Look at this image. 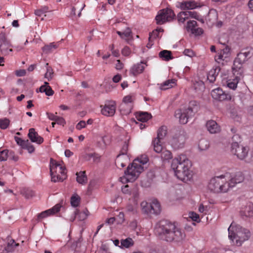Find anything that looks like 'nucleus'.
<instances>
[{
    "label": "nucleus",
    "mask_w": 253,
    "mask_h": 253,
    "mask_svg": "<svg viewBox=\"0 0 253 253\" xmlns=\"http://www.w3.org/2000/svg\"><path fill=\"white\" fill-rule=\"evenodd\" d=\"M198 147L200 150H205L209 148V143L207 140L201 139L199 141Z\"/></svg>",
    "instance_id": "obj_42"
},
{
    "label": "nucleus",
    "mask_w": 253,
    "mask_h": 253,
    "mask_svg": "<svg viewBox=\"0 0 253 253\" xmlns=\"http://www.w3.org/2000/svg\"><path fill=\"white\" fill-rule=\"evenodd\" d=\"M211 95L213 99L219 101L231 100L232 98L230 94L225 93L219 87L213 89L211 92Z\"/></svg>",
    "instance_id": "obj_15"
},
{
    "label": "nucleus",
    "mask_w": 253,
    "mask_h": 253,
    "mask_svg": "<svg viewBox=\"0 0 253 253\" xmlns=\"http://www.w3.org/2000/svg\"><path fill=\"white\" fill-rule=\"evenodd\" d=\"M39 91L41 92H45L47 96H51L53 94L54 91L51 87L48 85L47 82H45L44 84L42 85L39 88Z\"/></svg>",
    "instance_id": "obj_29"
},
{
    "label": "nucleus",
    "mask_w": 253,
    "mask_h": 253,
    "mask_svg": "<svg viewBox=\"0 0 253 253\" xmlns=\"http://www.w3.org/2000/svg\"><path fill=\"white\" fill-rule=\"evenodd\" d=\"M159 153H161V157L164 160H168L172 158L171 152L169 150L164 149L163 147L162 151Z\"/></svg>",
    "instance_id": "obj_39"
},
{
    "label": "nucleus",
    "mask_w": 253,
    "mask_h": 253,
    "mask_svg": "<svg viewBox=\"0 0 253 253\" xmlns=\"http://www.w3.org/2000/svg\"><path fill=\"white\" fill-rule=\"evenodd\" d=\"M140 206L144 212L147 214H150L151 203L143 201L141 203Z\"/></svg>",
    "instance_id": "obj_38"
},
{
    "label": "nucleus",
    "mask_w": 253,
    "mask_h": 253,
    "mask_svg": "<svg viewBox=\"0 0 253 253\" xmlns=\"http://www.w3.org/2000/svg\"><path fill=\"white\" fill-rule=\"evenodd\" d=\"M199 109V105L198 102L196 101H191L187 108L176 110L175 116L179 119L180 124H186L188 122V119L193 117Z\"/></svg>",
    "instance_id": "obj_6"
},
{
    "label": "nucleus",
    "mask_w": 253,
    "mask_h": 253,
    "mask_svg": "<svg viewBox=\"0 0 253 253\" xmlns=\"http://www.w3.org/2000/svg\"><path fill=\"white\" fill-rule=\"evenodd\" d=\"M77 181L80 184H84L87 182V177L85 171H83L77 172Z\"/></svg>",
    "instance_id": "obj_34"
},
{
    "label": "nucleus",
    "mask_w": 253,
    "mask_h": 253,
    "mask_svg": "<svg viewBox=\"0 0 253 253\" xmlns=\"http://www.w3.org/2000/svg\"><path fill=\"white\" fill-rule=\"evenodd\" d=\"M50 171L51 181L54 182L63 181L67 178L65 167L52 159L51 160Z\"/></svg>",
    "instance_id": "obj_7"
},
{
    "label": "nucleus",
    "mask_w": 253,
    "mask_h": 253,
    "mask_svg": "<svg viewBox=\"0 0 253 253\" xmlns=\"http://www.w3.org/2000/svg\"><path fill=\"white\" fill-rule=\"evenodd\" d=\"M122 191L123 193L131 195L133 194V196L135 197L137 195V190L136 189L131 190L129 188V186L128 184L126 185L124 187L122 188Z\"/></svg>",
    "instance_id": "obj_36"
},
{
    "label": "nucleus",
    "mask_w": 253,
    "mask_h": 253,
    "mask_svg": "<svg viewBox=\"0 0 253 253\" xmlns=\"http://www.w3.org/2000/svg\"><path fill=\"white\" fill-rule=\"evenodd\" d=\"M183 53L185 55L190 57H192L195 56L194 52L190 49H185L183 51Z\"/></svg>",
    "instance_id": "obj_54"
},
{
    "label": "nucleus",
    "mask_w": 253,
    "mask_h": 253,
    "mask_svg": "<svg viewBox=\"0 0 253 253\" xmlns=\"http://www.w3.org/2000/svg\"><path fill=\"white\" fill-rule=\"evenodd\" d=\"M175 14L171 9L166 8L160 10L155 19L157 23L161 25L172 20Z\"/></svg>",
    "instance_id": "obj_10"
},
{
    "label": "nucleus",
    "mask_w": 253,
    "mask_h": 253,
    "mask_svg": "<svg viewBox=\"0 0 253 253\" xmlns=\"http://www.w3.org/2000/svg\"><path fill=\"white\" fill-rule=\"evenodd\" d=\"M231 152L236 155L239 159L243 160L247 156L248 148L239 145L237 142H233L231 145Z\"/></svg>",
    "instance_id": "obj_12"
},
{
    "label": "nucleus",
    "mask_w": 253,
    "mask_h": 253,
    "mask_svg": "<svg viewBox=\"0 0 253 253\" xmlns=\"http://www.w3.org/2000/svg\"><path fill=\"white\" fill-rule=\"evenodd\" d=\"M220 71V68L219 66L211 69L208 74V80H209L210 83H213L215 81L216 78L218 76Z\"/></svg>",
    "instance_id": "obj_24"
},
{
    "label": "nucleus",
    "mask_w": 253,
    "mask_h": 253,
    "mask_svg": "<svg viewBox=\"0 0 253 253\" xmlns=\"http://www.w3.org/2000/svg\"><path fill=\"white\" fill-rule=\"evenodd\" d=\"M192 163L185 155L181 154L175 158L172 163L175 175L179 180L185 182L192 178Z\"/></svg>",
    "instance_id": "obj_3"
},
{
    "label": "nucleus",
    "mask_w": 253,
    "mask_h": 253,
    "mask_svg": "<svg viewBox=\"0 0 253 253\" xmlns=\"http://www.w3.org/2000/svg\"><path fill=\"white\" fill-rule=\"evenodd\" d=\"M163 32V30L161 28L159 29H155L153 30L151 33H149V37L150 40H154L159 38L160 37V33Z\"/></svg>",
    "instance_id": "obj_40"
},
{
    "label": "nucleus",
    "mask_w": 253,
    "mask_h": 253,
    "mask_svg": "<svg viewBox=\"0 0 253 253\" xmlns=\"http://www.w3.org/2000/svg\"><path fill=\"white\" fill-rule=\"evenodd\" d=\"M86 126V123L84 121H81L76 125V128L78 130H80Z\"/></svg>",
    "instance_id": "obj_56"
},
{
    "label": "nucleus",
    "mask_w": 253,
    "mask_h": 253,
    "mask_svg": "<svg viewBox=\"0 0 253 253\" xmlns=\"http://www.w3.org/2000/svg\"><path fill=\"white\" fill-rule=\"evenodd\" d=\"M9 245H10V244L8 243L7 248L5 249V250L7 252H9V251H11L14 248H15V247H16L18 245V244L15 243V242L14 240L12 241V243L11 244V246H10Z\"/></svg>",
    "instance_id": "obj_60"
},
{
    "label": "nucleus",
    "mask_w": 253,
    "mask_h": 253,
    "mask_svg": "<svg viewBox=\"0 0 253 253\" xmlns=\"http://www.w3.org/2000/svg\"><path fill=\"white\" fill-rule=\"evenodd\" d=\"M186 28L187 31L190 32L195 36L200 35L203 33V30L202 28L197 27V22L195 20H188Z\"/></svg>",
    "instance_id": "obj_17"
},
{
    "label": "nucleus",
    "mask_w": 253,
    "mask_h": 253,
    "mask_svg": "<svg viewBox=\"0 0 253 253\" xmlns=\"http://www.w3.org/2000/svg\"><path fill=\"white\" fill-rule=\"evenodd\" d=\"M59 45V42H51L49 44L45 45L42 48V50L43 52L46 53H50L54 49L58 48Z\"/></svg>",
    "instance_id": "obj_33"
},
{
    "label": "nucleus",
    "mask_w": 253,
    "mask_h": 253,
    "mask_svg": "<svg viewBox=\"0 0 253 253\" xmlns=\"http://www.w3.org/2000/svg\"><path fill=\"white\" fill-rule=\"evenodd\" d=\"M12 46L9 43L0 44V49L1 53L4 55L9 54V53L12 51Z\"/></svg>",
    "instance_id": "obj_30"
},
{
    "label": "nucleus",
    "mask_w": 253,
    "mask_h": 253,
    "mask_svg": "<svg viewBox=\"0 0 253 253\" xmlns=\"http://www.w3.org/2000/svg\"><path fill=\"white\" fill-rule=\"evenodd\" d=\"M248 5L250 10L253 11V0H249Z\"/></svg>",
    "instance_id": "obj_64"
},
{
    "label": "nucleus",
    "mask_w": 253,
    "mask_h": 253,
    "mask_svg": "<svg viewBox=\"0 0 253 253\" xmlns=\"http://www.w3.org/2000/svg\"><path fill=\"white\" fill-rule=\"evenodd\" d=\"M22 193L27 199L32 197L34 195V192L29 189H23Z\"/></svg>",
    "instance_id": "obj_47"
},
{
    "label": "nucleus",
    "mask_w": 253,
    "mask_h": 253,
    "mask_svg": "<svg viewBox=\"0 0 253 253\" xmlns=\"http://www.w3.org/2000/svg\"><path fill=\"white\" fill-rule=\"evenodd\" d=\"M10 121L7 118L0 119V127L4 129L8 127Z\"/></svg>",
    "instance_id": "obj_48"
},
{
    "label": "nucleus",
    "mask_w": 253,
    "mask_h": 253,
    "mask_svg": "<svg viewBox=\"0 0 253 253\" xmlns=\"http://www.w3.org/2000/svg\"><path fill=\"white\" fill-rule=\"evenodd\" d=\"M242 216L253 217V204L249 203L241 211Z\"/></svg>",
    "instance_id": "obj_25"
},
{
    "label": "nucleus",
    "mask_w": 253,
    "mask_h": 253,
    "mask_svg": "<svg viewBox=\"0 0 253 253\" xmlns=\"http://www.w3.org/2000/svg\"><path fill=\"white\" fill-rule=\"evenodd\" d=\"M234 78L233 79H229L227 81V86L232 89H235L237 87V84L243 75H237V73L234 74Z\"/></svg>",
    "instance_id": "obj_26"
},
{
    "label": "nucleus",
    "mask_w": 253,
    "mask_h": 253,
    "mask_svg": "<svg viewBox=\"0 0 253 253\" xmlns=\"http://www.w3.org/2000/svg\"><path fill=\"white\" fill-rule=\"evenodd\" d=\"M204 87V83L202 81L196 82L193 84V87L196 90L201 89Z\"/></svg>",
    "instance_id": "obj_51"
},
{
    "label": "nucleus",
    "mask_w": 253,
    "mask_h": 253,
    "mask_svg": "<svg viewBox=\"0 0 253 253\" xmlns=\"http://www.w3.org/2000/svg\"><path fill=\"white\" fill-rule=\"evenodd\" d=\"M167 127L163 126L158 130L157 137L155 138L152 142L154 151L158 153L162 151L163 146L162 145L161 140L163 139L167 134Z\"/></svg>",
    "instance_id": "obj_9"
},
{
    "label": "nucleus",
    "mask_w": 253,
    "mask_h": 253,
    "mask_svg": "<svg viewBox=\"0 0 253 253\" xmlns=\"http://www.w3.org/2000/svg\"><path fill=\"white\" fill-rule=\"evenodd\" d=\"M206 127L208 130L211 133H217L220 131V127L217 123L213 120L208 121L206 123Z\"/></svg>",
    "instance_id": "obj_22"
},
{
    "label": "nucleus",
    "mask_w": 253,
    "mask_h": 253,
    "mask_svg": "<svg viewBox=\"0 0 253 253\" xmlns=\"http://www.w3.org/2000/svg\"><path fill=\"white\" fill-rule=\"evenodd\" d=\"M133 245V241L131 238H128L126 239L125 240H122L121 241V248H128Z\"/></svg>",
    "instance_id": "obj_37"
},
{
    "label": "nucleus",
    "mask_w": 253,
    "mask_h": 253,
    "mask_svg": "<svg viewBox=\"0 0 253 253\" xmlns=\"http://www.w3.org/2000/svg\"><path fill=\"white\" fill-rule=\"evenodd\" d=\"M229 238L234 245L240 246L242 243L250 238V232L245 228H242L240 225L234 227L232 223L228 229Z\"/></svg>",
    "instance_id": "obj_5"
},
{
    "label": "nucleus",
    "mask_w": 253,
    "mask_h": 253,
    "mask_svg": "<svg viewBox=\"0 0 253 253\" xmlns=\"http://www.w3.org/2000/svg\"><path fill=\"white\" fill-rule=\"evenodd\" d=\"M124 67V64L122 62L120 61V60H117V63L116 64V69L117 70H121Z\"/></svg>",
    "instance_id": "obj_61"
},
{
    "label": "nucleus",
    "mask_w": 253,
    "mask_h": 253,
    "mask_svg": "<svg viewBox=\"0 0 253 253\" xmlns=\"http://www.w3.org/2000/svg\"><path fill=\"white\" fill-rule=\"evenodd\" d=\"M161 211V205L156 199H154L151 203L150 214H158Z\"/></svg>",
    "instance_id": "obj_27"
},
{
    "label": "nucleus",
    "mask_w": 253,
    "mask_h": 253,
    "mask_svg": "<svg viewBox=\"0 0 253 253\" xmlns=\"http://www.w3.org/2000/svg\"><path fill=\"white\" fill-rule=\"evenodd\" d=\"M9 150L7 149L3 150L0 151V162L5 161L8 156Z\"/></svg>",
    "instance_id": "obj_46"
},
{
    "label": "nucleus",
    "mask_w": 253,
    "mask_h": 253,
    "mask_svg": "<svg viewBox=\"0 0 253 253\" xmlns=\"http://www.w3.org/2000/svg\"><path fill=\"white\" fill-rule=\"evenodd\" d=\"M27 143H26L23 147V149H27L28 151L31 153L35 151V148L34 146L28 140L26 141Z\"/></svg>",
    "instance_id": "obj_49"
},
{
    "label": "nucleus",
    "mask_w": 253,
    "mask_h": 253,
    "mask_svg": "<svg viewBox=\"0 0 253 253\" xmlns=\"http://www.w3.org/2000/svg\"><path fill=\"white\" fill-rule=\"evenodd\" d=\"M151 117V115L147 112H139L136 115L137 120L142 122H147Z\"/></svg>",
    "instance_id": "obj_31"
},
{
    "label": "nucleus",
    "mask_w": 253,
    "mask_h": 253,
    "mask_svg": "<svg viewBox=\"0 0 253 253\" xmlns=\"http://www.w3.org/2000/svg\"><path fill=\"white\" fill-rule=\"evenodd\" d=\"M47 115L49 120L55 121L57 116L52 113H47Z\"/></svg>",
    "instance_id": "obj_63"
},
{
    "label": "nucleus",
    "mask_w": 253,
    "mask_h": 253,
    "mask_svg": "<svg viewBox=\"0 0 253 253\" xmlns=\"http://www.w3.org/2000/svg\"><path fill=\"white\" fill-rule=\"evenodd\" d=\"M244 176L241 172H236L234 176L226 172L212 178L208 184V189L214 193H225L233 188L237 183L242 182Z\"/></svg>",
    "instance_id": "obj_1"
},
{
    "label": "nucleus",
    "mask_w": 253,
    "mask_h": 253,
    "mask_svg": "<svg viewBox=\"0 0 253 253\" xmlns=\"http://www.w3.org/2000/svg\"><path fill=\"white\" fill-rule=\"evenodd\" d=\"M250 57L251 53L249 51L242 50L238 53L233 63V73L236 74L237 72V75H243L244 70L242 64Z\"/></svg>",
    "instance_id": "obj_8"
},
{
    "label": "nucleus",
    "mask_w": 253,
    "mask_h": 253,
    "mask_svg": "<svg viewBox=\"0 0 253 253\" xmlns=\"http://www.w3.org/2000/svg\"><path fill=\"white\" fill-rule=\"evenodd\" d=\"M116 112V104L114 101L107 102L105 104L103 108L101 109L102 115L111 117L113 116Z\"/></svg>",
    "instance_id": "obj_18"
},
{
    "label": "nucleus",
    "mask_w": 253,
    "mask_h": 253,
    "mask_svg": "<svg viewBox=\"0 0 253 253\" xmlns=\"http://www.w3.org/2000/svg\"><path fill=\"white\" fill-rule=\"evenodd\" d=\"M48 11V7L46 6H44L40 9L35 10V14L38 16H42L43 14L47 12Z\"/></svg>",
    "instance_id": "obj_44"
},
{
    "label": "nucleus",
    "mask_w": 253,
    "mask_h": 253,
    "mask_svg": "<svg viewBox=\"0 0 253 253\" xmlns=\"http://www.w3.org/2000/svg\"><path fill=\"white\" fill-rule=\"evenodd\" d=\"M15 141H16L17 143L20 145L22 148L24 147V145L26 143H27V142L26 141H24L23 139H22L21 138L18 137H15Z\"/></svg>",
    "instance_id": "obj_57"
},
{
    "label": "nucleus",
    "mask_w": 253,
    "mask_h": 253,
    "mask_svg": "<svg viewBox=\"0 0 253 253\" xmlns=\"http://www.w3.org/2000/svg\"><path fill=\"white\" fill-rule=\"evenodd\" d=\"M198 17V13L195 11H185L180 12L177 14V20L179 23H184L190 18L197 19Z\"/></svg>",
    "instance_id": "obj_16"
},
{
    "label": "nucleus",
    "mask_w": 253,
    "mask_h": 253,
    "mask_svg": "<svg viewBox=\"0 0 253 253\" xmlns=\"http://www.w3.org/2000/svg\"><path fill=\"white\" fill-rule=\"evenodd\" d=\"M230 48L229 46H226L215 56L214 59L218 64L224 65V62H227L230 60Z\"/></svg>",
    "instance_id": "obj_14"
},
{
    "label": "nucleus",
    "mask_w": 253,
    "mask_h": 253,
    "mask_svg": "<svg viewBox=\"0 0 253 253\" xmlns=\"http://www.w3.org/2000/svg\"><path fill=\"white\" fill-rule=\"evenodd\" d=\"M48 63L46 64V72L45 74L44 77L47 78L48 81H50L52 78V75L53 74L52 69L51 67H48Z\"/></svg>",
    "instance_id": "obj_45"
},
{
    "label": "nucleus",
    "mask_w": 253,
    "mask_h": 253,
    "mask_svg": "<svg viewBox=\"0 0 253 253\" xmlns=\"http://www.w3.org/2000/svg\"><path fill=\"white\" fill-rule=\"evenodd\" d=\"M122 53L124 56H128L130 53V48L128 46H125L122 49Z\"/></svg>",
    "instance_id": "obj_58"
},
{
    "label": "nucleus",
    "mask_w": 253,
    "mask_h": 253,
    "mask_svg": "<svg viewBox=\"0 0 253 253\" xmlns=\"http://www.w3.org/2000/svg\"><path fill=\"white\" fill-rule=\"evenodd\" d=\"M28 137L32 142L39 144H42L43 141V138L38 134L34 128L29 129Z\"/></svg>",
    "instance_id": "obj_21"
},
{
    "label": "nucleus",
    "mask_w": 253,
    "mask_h": 253,
    "mask_svg": "<svg viewBox=\"0 0 253 253\" xmlns=\"http://www.w3.org/2000/svg\"><path fill=\"white\" fill-rule=\"evenodd\" d=\"M186 137L183 131H179L176 133L170 141L171 146L175 149L183 147Z\"/></svg>",
    "instance_id": "obj_11"
},
{
    "label": "nucleus",
    "mask_w": 253,
    "mask_h": 253,
    "mask_svg": "<svg viewBox=\"0 0 253 253\" xmlns=\"http://www.w3.org/2000/svg\"><path fill=\"white\" fill-rule=\"evenodd\" d=\"M55 122L56 124L62 125L63 126L66 124L65 121L63 118L57 116Z\"/></svg>",
    "instance_id": "obj_55"
},
{
    "label": "nucleus",
    "mask_w": 253,
    "mask_h": 253,
    "mask_svg": "<svg viewBox=\"0 0 253 253\" xmlns=\"http://www.w3.org/2000/svg\"><path fill=\"white\" fill-rule=\"evenodd\" d=\"M160 58L164 60L169 61L173 58L171 52L167 50H164L159 52Z\"/></svg>",
    "instance_id": "obj_32"
},
{
    "label": "nucleus",
    "mask_w": 253,
    "mask_h": 253,
    "mask_svg": "<svg viewBox=\"0 0 253 253\" xmlns=\"http://www.w3.org/2000/svg\"><path fill=\"white\" fill-rule=\"evenodd\" d=\"M122 79V77H121V75H120V74H117L116 75H115L113 78V81L114 82V83H118L120 82V81H121Z\"/></svg>",
    "instance_id": "obj_62"
},
{
    "label": "nucleus",
    "mask_w": 253,
    "mask_h": 253,
    "mask_svg": "<svg viewBox=\"0 0 253 253\" xmlns=\"http://www.w3.org/2000/svg\"><path fill=\"white\" fill-rule=\"evenodd\" d=\"M177 6L180 7L182 10H186L194 9L196 8L197 5L195 1H185L178 2Z\"/></svg>",
    "instance_id": "obj_23"
},
{
    "label": "nucleus",
    "mask_w": 253,
    "mask_h": 253,
    "mask_svg": "<svg viewBox=\"0 0 253 253\" xmlns=\"http://www.w3.org/2000/svg\"><path fill=\"white\" fill-rule=\"evenodd\" d=\"M128 144L126 141H125L124 143L123 146H122V149L121 150V156H125V155L126 154V152L128 150Z\"/></svg>",
    "instance_id": "obj_50"
},
{
    "label": "nucleus",
    "mask_w": 253,
    "mask_h": 253,
    "mask_svg": "<svg viewBox=\"0 0 253 253\" xmlns=\"http://www.w3.org/2000/svg\"><path fill=\"white\" fill-rule=\"evenodd\" d=\"M148 160L146 155H142L135 159L131 166H128L125 172V175L120 177V181L122 183L132 182L135 181L143 170V165L147 164Z\"/></svg>",
    "instance_id": "obj_4"
},
{
    "label": "nucleus",
    "mask_w": 253,
    "mask_h": 253,
    "mask_svg": "<svg viewBox=\"0 0 253 253\" xmlns=\"http://www.w3.org/2000/svg\"><path fill=\"white\" fill-rule=\"evenodd\" d=\"M155 232L161 239L169 242L180 243L185 238V234L181 229L167 220L161 221L157 224Z\"/></svg>",
    "instance_id": "obj_2"
},
{
    "label": "nucleus",
    "mask_w": 253,
    "mask_h": 253,
    "mask_svg": "<svg viewBox=\"0 0 253 253\" xmlns=\"http://www.w3.org/2000/svg\"><path fill=\"white\" fill-rule=\"evenodd\" d=\"M189 217L191 218L193 221L197 222H199L200 221V217L199 214L194 212H190Z\"/></svg>",
    "instance_id": "obj_52"
},
{
    "label": "nucleus",
    "mask_w": 253,
    "mask_h": 253,
    "mask_svg": "<svg viewBox=\"0 0 253 253\" xmlns=\"http://www.w3.org/2000/svg\"><path fill=\"white\" fill-rule=\"evenodd\" d=\"M146 64L143 62L134 64L130 69V73L133 76L141 74L144 70Z\"/></svg>",
    "instance_id": "obj_20"
},
{
    "label": "nucleus",
    "mask_w": 253,
    "mask_h": 253,
    "mask_svg": "<svg viewBox=\"0 0 253 253\" xmlns=\"http://www.w3.org/2000/svg\"><path fill=\"white\" fill-rule=\"evenodd\" d=\"M123 159H126V160H127V157L126 156H121V155H119L117 156V160H116V165L118 167H119L120 166L121 167L123 168L126 166V163H123L122 162Z\"/></svg>",
    "instance_id": "obj_41"
},
{
    "label": "nucleus",
    "mask_w": 253,
    "mask_h": 253,
    "mask_svg": "<svg viewBox=\"0 0 253 253\" xmlns=\"http://www.w3.org/2000/svg\"><path fill=\"white\" fill-rule=\"evenodd\" d=\"M61 207V205L59 204H56L55 206H54L52 208L42 212L41 213L38 214V216H37L38 220L39 221L41 220L42 219L50 215H52V214L58 212L60 211Z\"/></svg>",
    "instance_id": "obj_19"
},
{
    "label": "nucleus",
    "mask_w": 253,
    "mask_h": 253,
    "mask_svg": "<svg viewBox=\"0 0 253 253\" xmlns=\"http://www.w3.org/2000/svg\"><path fill=\"white\" fill-rule=\"evenodd\" d=\"M177 80L174 79L166 81L160 84V88L162 90H166L170 88L176 84Z\"/></svg>",
    "instance_id": "obj_28"
},
{
    "label": "nucleus",
    "mask_w": 253,
    "mask_h": 253,
    "mask_svg": "<svg viewBox=\"0 0 253 253\" xmlns=\"http://www.w3.org/2000/svg\"><path fill=\"white\" fill-rule=\"evenodd\" d=\"M208 211V207L204 206L203 204H201L199 207V211L201 213H205Z\"/></svg>",
    "instance_id": "obj_59"
},
{
    "label": "nucleus",
    "mask_w": 253,
    "mask_h": 253,
    "mask_svg": "<svg viewBox=\"0 0 253 253\" xmlns=\"http://www.w3.org/2000/svg\"><path fill=\"white\" fill-rule=\"evenodd\" d=\"M117 34L120 36L122 39H128L131 36V29L127 27L123 32L117 31Z\"/></svg>",
    "instance_id": "obj_35"
},
{
    "label": "nucleus",
    "mask_w": 253,
    "mask_h": 253,
    "mask_svg": "<svg viewBox=\"0 0 253 253\" xmlns=\"http://www.w3.org/2000/svg\"><path fill=\"white\" fill-rule=\"evenodd\" d=\"M10 41L8 40L4 33L0 34V44L9 43Z\"/></svg>",
    "instance_id": "obj_53"
},
{
    "label": "nucleus",
    "mask_w": 253,
    "mask_h": 253,
    "mask_svg": "<svg viewBox=\"0 0 253 253\" xmlns=\"http://www.w3.org/2000/svg\"><path fill=\"white\" fill-rule=\"evenodd\" d=\"M133 101V98L131 95H126L123 98V102L120 106V110L123 115H126L131 112Z\"/></svg>",
    "instance_id": "obj_13"
},
{
    "label": "nucleus",
    "mask_w": 253,
    "mask_h": 253,
    "mask_svg": "<svg viewBox=\"0 0 253 253\" xmlns=\"http://www.w3.org/2000/svg\"><path fill=\"white\" fill-rule=\"evenodd\" d=\"M80 202V198L77 195H73L71 198V204L74 207L79 206Z\"/></svg>",
    "instance_id": "obj_43"
}]
</instances>
